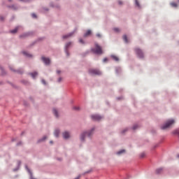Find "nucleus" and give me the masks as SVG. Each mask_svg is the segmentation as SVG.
<instances>
[{
  "instance_id": "obj_1",
  "label": "nucleus",
  "mask_w": 179,
  "mask_h": 179,
  "mask_svg": "<svg viewBox=\"0 0 179 179\" xmlns=\"http://www.w3.org/2000/svg\"><path fill=\"white\" fill-rule=\"evenodd\" d=\"M92 51L98 55H101V54H103V50L99 44H95V48L92 49Z\"/></svg>"
},
{
  "instance_id": "obj_2",
  "label": "nucleus",
  "mask_w": 179,
  "mask_h": 179,
  "mask_svg": "<svg viewBox=\"0 0 179 179\" xmlns=\"http://www.w3.org/2000/svg\"><path fill=\"white\" fill-rule=\"evenodd\" d=\"M174 122H175L174 120H168L166 122V124H164L161 127V129H167V128H170V127H171L173 124H174Z\"/></svg>"
},
{
  "instance_id": "obj_3",
  "label": "nucleus",
  "mask_w": 179,
  "mask_h": 179,
  "mask_svg": "<svg viewBox=\"0 0 179 179\" xmlns=\"http://www.w3.org/2000/svg\"><path fill=\"white\" fill-rule=\"evenodd\" d=\"M94 131V129H92L90 131H85L80 136L81 141H85V136H92V134H93V131Z\"/></svg>"
},
{
  "instance_id": "obj_4",
  "label": "nucleus",
  "mask_w": 179,
  "mask_h": 179,
  "mask_svg": "<svg viewBox=\"0 0 179 179\" xmlns=\"http://www.w3.org/2000/svg\"><path fill=\"white\" fill-rule=\"evenodd\" d=\"M90 75H101V71L99 69H91L89 71Z\"/></svg>"
},
{
  "instance_id": "obj_5",
  "label": "nucleus",
  "mask_w": 179,
  "mask_h": 179,
  "mask_svg": "<svg viewBox=\"0 0 179 179\" xmlns=\"http://www.w3.org/2000/svg\"><path fill=\"white\" fill-rule=\"evenodd\" d=\"M135 52L138 55V58H143V52L139 48H136Z\"/></svg>"
},
{
  "instance_id": "obj_6",
  "label": "nucleus",
  "mask_w": 179,
  "mask_h": 179,
  "mask_svg": "<svg viewBox=\"0 0 179 179\" xmlns=\"http://www.w3.org/2000/svg\"><path fill=\"white\" fill-rule=\"evenodd\" d=\"M41 59L46 65H50V64H51V60L50 58L42 57Z\"/></svg>"
},
{
  "instance_id": "obj_7",
  "label": "nucleus",
  "mask_w": 179,
  "mask_h": 179,
  "mask_svg": "<svg viewBox=\"0 0 179 179\" xmlns=\"http://www.w3.org/2000/svg\"><path fill=\"white\" fill-rule=\"evenodd\" d=\"M91 117H92V120H93L94 121H100V120L103 118V117L99 115H93L91 116Z\"/></svg>"
},
{
  "instance_id": "obj_8",
  "label": "nucleus",
  "mask_w": 179,
  "mask_h": 179,
  "mask_svg": "<svg viewBox=\"0 0 179 179\" xmlns=\"http://www.w3.org/2000/svg\"><path fill=\"white\" fill-rule=\"evenodd\" d=\"M89 36H92V30L88 29L85 34H84V37H89Z\"/></svg>"
},
{
  "instance_id": "obj_9",
  "label": "nucleus",
  "mask_w": 179,
  "mask_h": 179,
  "mask_svg": "<svg viewBox=\"0 0 179 179\" xmlns=\"http://www.w3.org/2000/svg\"><path fill=\"white\" fill-rule=\"evenodd\" d=\"M69 136H71V135L69 134V132L65 131L64 133H63V137L64 138V139H68Z\"/></svg>"
},
{
  "instance_id": "obj_10",
  "label": "nucleus",
  "mask_w": 179,
  "mask_h": 179,
  "mask_svg": "<svg viewBox=\"0 0 179 179\" xmlns=\"http://www.w3.org/2000/svg\"><path fill=\"white\" fill-rule=\"evenodd\" d=\"M110 57L114 61H116V62H118V61H120V58H118V57H117L116 55H112Z\"/></svg>"
},
{
  "instance_id": "obj_11",
  "label": "nucleus",
  "mask_w": 179,
  "mask_h": 179,
  "mask_svg": "<svg viewBox=\"0 0 179 179\" xmlns=\"http://www.w3.org/2000/svg\"><path fill=\"white\" fill-rule=\"evenodd\" d=\"M73 36V32H71L67 35L63 36V38H69V37H72Z\"/></svg>"
},
{
  "instance_id": "obj_12",
  "label": "nucleus",
  "mask_w": 179,
  "mask_h": 179,
  "mask_svg": "<svg viewBox=\"0 0 179 179\" xmlns=\"http://www.w3.org/2000/svg\"><path fill=\"white\" fill-rule=\"evenodd\" d=\"M18 30H19V27H17L15 28V29L11 30L10 32L12 33V34H15L17 33Z\"/></svg>"
},
{
  "instance_id": "obj_13",
  "label": "nucleus",
  "mask_w": 179,
  "mask_h": 179,
  "mask_svg": "<svg viewBox=\"0 0 179 179\" xmlns=\"http://www.w3.org/2000/svg\"><path fill=\"white\" fill-rule=\"evenodd\" d=\"M52 111H53V114H55V117L57 118H58V110H57V109H55V108H53Z\"/></svg>"
},
{
  "instance_id": "obj_14",
  "label": "nucleus",
  "mask_w": 179,
  "mask_h": 179,
  "mask_svg": "<svg viewBox=\"0 0 179 179\" xmlns=\"http://www.w3.org/2000/svg\"><path fill=\"white\" fill-rule=\"evenodd\" d=\"M30 75L34 79V78H36V76H37V75H38V73L37 72H34V73H31Z\"/></svg>"
},
{
  "instance_id": "obj_15",
  "label": "nucleus",
  "mask_w": 179,
  "mask_h": 179,
  "mask_svg": "<svg viewBox=\"0 0 179 179\" xmlns=\"http://www.w3.org/2000/svg\"><path fill=\"white\" fill-rule=\"evenodd\" d=\"M59 135V130L56 129V130L55 131V136H56L57 138H58Z\"/></svg>"
},
{
  "instance_id": "obj_16",
  "label": "nucleus",
  "mask_w": 179,
  "mask_h": 179,
  "mask_svg": "<svg viewBox=\"0 0 179 179\" xmlns=\"http://www.w3.org/2000/svg\"><path fill=\"white\" fill-rule=\"evenodd\" d=\"M162 171H163V169L159 168V169L156 170V173L157 174H160V173H162Z\"/></svg>"
},
{
  "instance_id": "obj_17",
  "label": "nucleus",
  "mask_w": 179,
  "mask_h": 179,
  "mask_svg": "<svg viewBox=\"0 0 179 179\" xmlns=\"http://www.w3.org/2000/svg\"><path fill=\"white\" fill-rule=\"evenodd\" d=\"M123 40H124V41H125V43H129L128 37L127 36V35L123 36Z\"/></svg>"
},
{
  "instance_id": "obj_18",
  "label": "nucleus",
  "mask_w": 179,
  "mask_h": 179,
  "mask_svg": "<svg viewBox=\"0 0 179 179\" xmlns=\"http://www.w3.org/2000/svg\"><path fill=\"white\" fill-rule=\"evenodd\" d=\"M173 135H178L179 136V129H176L173 131Z\"/></svg>"
},
{
  "instance_id": "obj_19",
  "label": "nucleus",
  "mask_w": 179,
  "mask_h": 179,
  "mask_svg": "<svg viewBox=\"0 0 179 179\" xmlns=\"http://www.w3.org/2000/svg\"><path fill=\"white\" fill-rule=\"evenodd\" d=\"M122 153H125V150H121L117 152V155H122Z\"/></svg>"
},
{
  "instance_id": "obj_20",
  "label": "nucleus",
  "mask_w": 179,
  "mask_h": 179,
  "mask_svg": "<svg viewBox=\"0 0 179 179\" xmlns=\"http://www.w3.org/2000/svg\"><path fill=\"white\" fill-rule=\"evenodd\" d=\"M73 110H76V111H79L80 110V108L79 106H74L73 108Z\"/></svg>"
},
{
  "instance_id": "obj_21",
  "label": "nucleus",
  "mask_w": 179,
  "mask_h": 179,
  "mask_svg": "<svg viewBox=\"0 0 179 179\" xmlns=\"http://www.w3.org/2000/svg\"><path fill=\"white\" fill-rule=\"evenodd\" d=\"M22 54H24V55H26L27 57H31V55L27 53V52H23Z\"/></svg>"
},
{
  "instance_id": "obj_22",
  "label": "nucleus",
  "mask_w": 179,
  "mask_h": 179,
  "mask_svg": "<svg viewBox=\"0 0 179 179\" xmlns=\"http://www.w3.org/2000/svg\"><path fill=\"white\" fill-rule=\"evenodd\" d=\"M171 6L173 8H177V4L176 3H171Z\"/></svg>"
},
{
  "instance_id": "obj_23",
  "label": "nucleus",
  "mask_w": 179,
  "mask_h": 179,
  "mask_svg": "<svg viewBox=\"0 0 179 179\" xmlns=\"http://www.w3.org/2000/svg\"><path fill=\"white\" fill-rule=\"evenodd\" d=\"M71 44H72V43H71V42L66 43V48H68Z\"/></svg>"
},
{
  "instance_id": "obj_24",
  "label": "nucleus",
  "mask_w": 179,
  "mask_h": 179,
  "mask_svg": "<svg viewBox=\"0 0 179 179\" xmlns=\"http://www.w3.org/2000/svg\"><path fill=\"white\" fill-rule=\"evenodd\" d=\"M135 2H136V6H138L139 8V6H140L139 1H138V0H135Z\"/></svg>"
},
{
  "instance_id": "obj_25",
  "label": "nucleus",
  "mask_w": 179,
  "mask_h": 179,
  "mask_svg": "<svg viewBox=\"0 0 179 179\" xmlns=\"http://www.w3.org/2000/svg\"><path fill=\"white\" fill-rule=\"evenodd\" d=\"M79 43H80L81 44H84L85 41H83V39H79Z\"/></svg>"
},
{
  "instance_id": "obj_26",
  "label": "nucleus",
  "mask_w": 179,
  "mask_h": 179,
  "mask_svg": "<svg viewBox=\"0 0 179 179\" xmlns=\"http://www.w3.org/2000/svg\"><path fill=\"white\" fill-rule=\"evenodd\" d=\"M32 17H34V19H36V17H37V15L35 13H32L31 14Z\"/></svg>"
},
{
  "instance_id": "obj_27",
  "label": "nucleus",
  "mask_w": 179,
  "mask_h": 179,
  "mask_svg": "<svg viewBox=\"0 0 179 179\" xmlns=\"http://www.w3.org/2000/svg\"><path fill=\"white\" fill-rule=\"evenodd\" d=\"M57 82L59 83L61 82H62V78H59L58 80H57Z\"/></svg>"
},
{
  "instance_id": "obj_28",
  "label": "nucleus",
  "mask_w": 179,
  "mask_h": 179,
  "mask_svg": "<svg viewBox=\"0 0 179 179\" xmlns=\"http://www.w3.org/2000/svg\"><path fill=\"white\" fill-rule=\"evenodd\" d=\"M96 37H98L99 38H101V34H97Z\"/></svg>"
},
{
  "instance_id": "obj_29",
  "label": "nucleus",
  "mask_w": 179,
  "mask_h": 179,
  "mask_svg": "<svg viewBox=\"0 0 179 179\" xmlns=\"http://www.w3.org/2000/svg\"><path fill=\"white\" fill-rule=\"evenodd\" d=\"M114 31H116V32H118V31H120V29L114 28Z\"/></svg>"
},
{
  "instance_id": "obj_30",
  "label": "nucleus",
  "mask_w": 179,
  "mask_h": 179,
  "mask_svg": "<svg viewBox=\"0 0 179 179\" xmlns=\"http://www.w3.org/2000/svg\"><path fill=\"white\" fill-rule=\"evenodd\" d=\"M41 82L43 85H47V83H45V80H42Z\"/></svg>"
},
{
  "instance_id": "obj_31",
  "label": "nucleus",
  "mask_w": 179,
  "mask_h": 179,
  "mask_svg": "<svg viewBox=\"0 0 179 179\" xmlns=\"http://www.w3.org/2000/svg\"><path fill=\"white\" fill-rule=\"evenodd\" d=\"M136 128H138V124H135V125L133 127V129H136Z\"/></svg>"
},
{
  "instance_id": "obj_32",
  "label": "nucleus",
  "mask_w": 179,
  "mask_h": 179,
  "mask_svg": "<svg viewBox=\"0 0 179 179\" xmlns=\"http://www.w3.org/2000/svg\"><path fill=\"white\" fill-rule=\"evenodd\" d=\"M108 61V59H107V58L103 59V62H107Z\"/></svg>"
},
{
  "instance_id": "obj_33",
  "label": "nucleus",
  "mask_w": 179,
  "mask_h": 179,
  "mask_svg": "<svg viewBox=\"0 0 179 179\" xmlns=\"http://www.w3.org/2000/svg\"><path fill=\"white\" fill-rule=\"evenodd\" d=\"M118 4H119V5H122V1H118Z\"/></svg>"
},
{
  "instance_id": "obj_34",
  "label": "nucleus",
  "mask_w": 179,
  "mask_h": 179,
  "mask_svg": "<svg viewBox=\"0 0 179 179\" xmlns=\"http://www.w3.org/2000/svg\"><path fill=\"white\" fill-rule=\"evenodd\" d=\"M57 73H58V74L59 75V73H61V71L57 70Z\"/></svg>"
},
{
  "instance_id": "obj_35",
  "label": "nucleus",
  "mask_w": 179,
  "mask_h": 179,
  "mask_svg": "<svg viewBox=\"0 0 179 179\" xmlns=\"http://www.w3.org/2000/svg\"><path fill=\"white\" fill-rule=\"evenodd\" d=\"M141 157H145V153L141 154Z\"/></svg>"
},
{
  "instance_id": "obj_36",
  "label": "nucleus",
  "mask_w": 179,
  "mask_h": 179,
  "mask_svg": "<svg viewBox=\"0 0 179 179\" xmlns=\"http://www.w3.org/2000/svg\"><path fill=\"white\" fill-rule=\"evenodd\" d=\"M1 20H3L5 18L3 17H0Z\"/></svg>"
},
{
  "instance_id": "obj_37",
  "label": "nucleus",
  "mask_w": 179,
  "mask_h": 179,
  "mask_svg": "<svg viewBox=\"0 0 179 179\" xmlns=\"http://www.w3.org/2000/svg\"><path fill=\"white\" fill-rule=\"evenodd\" d=\"M26 169H27V171H29V173H30V170L29 169V168H27V166H26Z\"/></svg>"
},
{
  "instance_id": "obj_38",
  "label": "nucleus",
  "mask_w": 179,
  "mask_h": 179,
  "mask_svg": "<svg viewBox=\"0 0 179 179\" xmlns=\"http://www.w3.org/2000/svg\"><path fill=\"white\" fill-rule=\"evenodd\" d=\"M45 139H47V137L46 136L43 137V141Z\"/></svg>"
},
{
  "instance_id": "obj_39",
  "label": "nucleus",
  "mask_w": 179,
  "mask_h": 179,
  "mask_svg": "<svg viewBox=\"0 0 179 179\" xmlns=\"http://www.w3.org/2000/svg\"><path fill=\"white\" fill-rule=\"evenodd\" d=\"M125 131H127V130L123 131V133H124Z\"/></svg>"
},
{
  "instance_id": "obj_40",
  "label": "nucleus",
  "mask_w": 179,
  "mask_h": 179,
  "mask_svg": "<svg viewBox=\"0 0 179 179\" xmlns=\"http://www.w3.org/2000/svg\"><path fill=\"white\" fill-rule=\"evenodd\" d=\"M50 143H52V141H50Z\"/></svg>"
},
{
  "instance_id": "obj_41",
  "label": "nucleus",
  "mask_w": 179,
  "mask_h": 179,
  "mask_svg": "<svg viewBox=\"0 0 179 179\" xmlns=\"http://www.w3.org/2000/svg\"><path fill=\"white\" fill-rule=\"evenodd\" d=\"M19 145H20V143L17 144V145L19 146Z\"/></svg>"
},
{
  "instance_id": "obj_42",
  "label": "nucleus",
  "mask_w": 179,
  "mask_h": 179,
  "mask_svg": "<svg viewBox=\"0 0 179 179\" xmlns=\"http://www.w3.org/2000/svg\"><path fill=\"white\" fill-rule=\"evenodd\" d=\"M178 157L179 158V155H178Z\"/></svg>"
},
{
  "instance_id": "obj_43",
  "label": "nucleus",
  "mask_w": 179,
  "mask_h": 179,
  "mask_svg": "<svg viewBox=\"0 0 179 179\" xmlns=\"http://www.w3.org/2000/svg\"><path fill=\"white\" fill-rule=\"evenodd\" d=\"M66 54H67V55H68V52H66Z\"/></svg>"
},
{
  "instance_id": "obj_44",
  "label": "nucleus",
  "mask_w": 179,
  "mask_h": 179,
  "mask_svg": "<svg viewBox=\"0 0 179 179\" xmlns=\"http://www.w3.org/2000/svg\"><path fill=\"white\" fill-rule=\"evenodd\" d=\"M20 1H23V0H20Z\"/></svg>"
},
{
  "instance_id": "obj_45",
  "label": "nucleus",
  "mask_w": 179,
  "mask_h": 179,
  "mask_svg": "<svg viewBox=\"0 0 179 179\" xmlns=\"http://www.w3.org/2000/svg\"><path fill=\"white\" fill-rule=\"evenodd\" d=\"M10 1H12V0H9Z\"/></svg>"
}]
</instances>
